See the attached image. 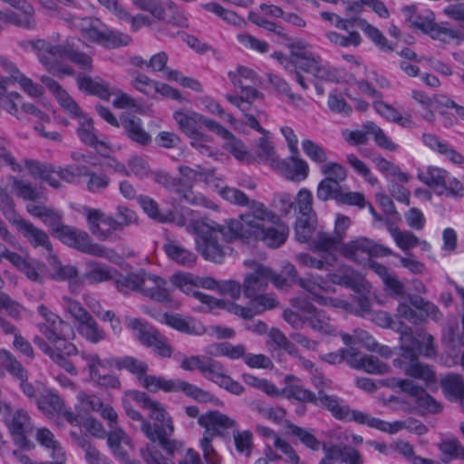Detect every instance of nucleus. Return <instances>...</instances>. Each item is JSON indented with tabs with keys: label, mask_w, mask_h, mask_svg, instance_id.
Masks as SVG:
<instances>
[{
	"label": "nucleus",
	"mask_w": 464,
	"mask_h": 464,
	"mask_svg": "<svg viewBox=\"0 0 464 464\" xmlns=\"http://www.w3.org/2000/svg\"><path fill=\"white\" fill-rule=\"evenodd\" d=\"M261 221L246 213L238 219L227 220L226 225L210 219L191 220L187 229L196 235L197 250L206 260L221 263L226 255L223 242L256 238L257 231L264 227Z\"/></svg>",
	"instance_id": "nucleus-1"
},
{
	"label": "nucleus",
	"mask_w": 464,
	"mask_h": 464,
	"mask_svg": "<svg viewBox=\"0 0 464 464\" xmlns=\"http://www.w3.org/2000/svg\"><path fill=\"white\" fill-rule=\"evenodd\" d=\"M114 282L117 289L125 295L137 292L160 303L170 301L166 280L144 269L126 275L120 274Z\"/></svg>",
	"instance_id": "nucleus-2"
},
{
	"label": "nucleus",
	"mask_w": 464,
	"mask_h": 464,
	"mask_svg": "<svg viewBox=\"0 0 464 464\" xmlns=\"http://www.w3.org/2000/svg\"><path fill=\"white\" fill-rule=\"evenodd\" d=\"M124 409L130 419L141 422L140 429L145 436L150 441L158 442L167 455L173 456L176 451L180 450L181 443L176 440L170 439L174 432V426L170 420H168L166 425H160L158 423L151 424L147 421L139 411L132 409L130 403H125Z\"/></svg>",
	"instance_id": "nucleus-3"
},
{
	"label": "nucleus",
	"mask_w": 464,
	"mask_h": 464,
	"mask_svg": "<svg viewBox=\"0 0 464 464\" xmlns=\"http://www.w3.org/2000/svg\"><path fill=\"white\" fill-rule=\"evenodd\" d=\"M397 315L411 324H419L428 317L439 319L440 313L438 306L430 301L415 294H408L406 300L399 303Z\"/></svg>",
	"instance_id": "nucleus-4"
},
{
	"label": "nucleus",
	"mask_w": 464,
	"mask_h": 464,
	"mask_svg": "<svg viewBox=\"0 0 464 464\" xmlns=\"http://www.w3.org/2000/svg\"><path fill=\"white\" fill-rule=\"evenodd\" d=\"M406 22L414 29L420 30L423 34H429L434 40L447 42L446 37L455 39L460 38L461 34L450 28L442 27L434 22L435 15L430 12L426 16L417 14L415 5H407L402 8Z\"/></svg>",
	"instance_id": "nucleus-5"
},
{
	"label": "nucleus",
	"mask_w": 464,
	"mask_h": 464,
	"mask_svg": "<svg viewBox=\"0 0 464 464\" xmlns=\"http://www.w3.org/2000/svg\"><path fill=\"white\" fill-rule=\"evenodd\" d=\"M57 238L70 247L91 256L109 258L113 253L112 250L93 242L86 231L68 225L62 228Z\"/></svg>",
	"instance_id": "nucleus-6"
},
{
	"label": "nucleus",
	"mask_w": 464,
	"mask_h": 464,
	"mask_svg": "<svg viewBox=\"0 0 464 464\" xmlns=\"http://www.w3.org/2000/svg\"><path fill=\"white\" fill-rule=\"evenodd\" d=\"M281 393L287 399H295L300 402L324 406L334 418H336L338 409L341 406L337 397L326 394L323 389H318V395H315V393L299 383L287 384Z\"/></svg>",
	"instance_id": "nucleus-7"
},
{
	"label": "nucleus",
	"mask_w": 464,
	"mask_h": 464,
	"mask_svg": "<svg viewBox=\"0 0 464 464\" xmlns=\"http://www.w3.org/2000/svg\"><path fill=\"white\" fill-rule=\"evenodd\" d=\"M340 254L353 262L361 263L365 256H388L393 255L392 249L367 237H357L340 247Z\"/></svg>",
	"instance_id": "nucleus-8"
},
{
	"label": "nucleus",
	"mask_w": 464,
	"mask_h": 464,
	"mask_svg": "<svg viewBox=\"0 0 464 464\" xmlns=\"http://www.w3.org/2000/svg\"><path fill=\"white\" fill-rule=\"evenodd\" d=\"M400 334V355L401 358L394 360V365L400 368L403 367L405 362L417 360L421 353L423 332L421 330L414 331L411 326L402 324L397 330Z\"/></svg>",
	"instance_id": "nucleus-9"
},
{
	"label": "nucleus",
	"mask_w": 464,
	"mask_h": 464,
	"mask_svg": "<svg viewBox=\"0 0 464 464\" xmlns=\"http://www.w3.org/2000/svg\"><path fill=\"white\" fill-rule=\"evenodd\" d=\"M198 423L205 429L200 443H212L215 437H224L222 430L235 428L237 421L218 411H210L198 417Z\"/></svg>",
	"instance_id": "nucleus-10"
},
{
	"label": "nucleus",
	"mask_w": 464,
	"mask_h": 464,
	"mask_svg": "<svg viewBox=\"0 0 464 464\" xmlns=\"http://www.w3.org/2000/svg\"><path fill=\"white\" fill-rule=\"evenodd\" d=\"M85 211L89 229L98 239L106 241L114 232L121 230L120 223L114 218L95 208H86Z\"/></svg>",
	"instance_id": "nucleus-11"
},
{
	"label": "nucleus",
	"mask_w": 464,
	"mask_h": 464,
	"mask_svg": "<svg viewBox=\"0 0 464 464\" xmlns=\"http://www.w3.org/2000/svg\"><path fill=\"white\" fill-rule=\"evenodd\" d=\"M7 427L14 442L22 450H30L34 448V444L27 439V434L32 430V423L25 411L17 410L7 423Z\"/></svg>",
	"instance_id": "nucleus-12"
},
{
	"label": "nucleus",
	"mask_w": 464,
	"mask_h": 464,
	"mask_svg": "<svg viewBox=\"0 0 464 464\" xmlns=\"http://www.w3.org/2000/svg\"><path fill=\"white\" fill-rule=\"evenodd\" d=\"M335 419L340 420L354 421L359 424H366L371 428H375L381 431L388 432L390 434L396 433V427L394 426L395 421L390 423L374 417H370L362 411L352 410L347 405L340 406Z\"/></svg>",
	"instance_id": "nucleus-13"
},
{
	"label": "nucleus",
	"mask_w": 464,
	"mask_h": 464,
	"mask_svg": "<svg viewBox=\"0 0 464 464\" xmlns=\"http://www.w3.org/2000/svg\"><path fill=\"white\" fill-rule=\"evenodd\" d=\"M36 52L40 62L45 66L48 72H53L54 65L60 60L65 58L66 41L61 44L54 45L44 39H37L30 42Z\"/></svg>",
	"instance_id": "nucleus-14"
},
{
	"label": "nucleus",
	"mask_w": 464,
	"mask_h": 464,
	"mask_svg": "<svg viewBox=\"0 0 464 464\" xmlns=\"http://www.w3.org/2000/svg\"><path fill=\"white\" fill-rule=\"evenodd\" d=\"M396 385L401 392L413 398L418 407L432 414L440 412L441 406L422 387L416 385L412 381L400 379L397 380Z\"/></svg>",
	"instance_id": "nucleus-15"
},
{
	"label": "nucleus",
	"mask_w": 464,
	"mask_h": 464,
	"mask_svg": "<svg viewBox=\"0 0 464 464\" xmlns=\"http://www.w3.org/2000/svg\"><path fill=\"white\" fill-rule=\"evenodd\" d=\"M297 48L298 50L292 51V62L287 63V71L295 73V80L298 84L304 89L306 90L308 88L304 76L300 73L299 71H304L308 73H312L313 69L319 57H314L311 53L301 50L302 47L299 44L293 45V48Z\"/></svg>",
	"instance_id": "nucleus-16"
},
{
	"label": "nucleus",
	"mask_w": 464,
	"mask_h": 464,
	"mask_svg": "<svg viewBox=\"0 0 464 464\" xmlns=\"http://www.w3.org/2000/svg\"><path fill=\"white\" fill-rule=\"evenodd\" d=\"M13 224L15 225L32 246L35 248L43 247L48 253L53 252V245L45 231L24 218H14Z\"/></svg>",
	"instance_id": "nucleus-17"
},
{
	"label": "nucleus",
	"mask_w": 464,
	"mask_h": 464,
	"mask_svg": "<svg viewBox=\"0 0 464 464\" xmlns=\"http://www.w3.org/2000/svg\"><path fill=\"white\" fill-rule=\"evenodd\" d=\"M269 276L270 269L263 265L256 264L254 271L246 275L244 279V295L248 298L264 293L268 285Z\"/></svg>",
	"instance_id": "nucleus-18"
},
{
	"label": "nucleus",
	"mask_w": 464,
	"mask_h": 464,
	"mask_svg": "<svg viewBox=\"0 0 464 464\" xmlns=\"http://www.w3.org/2000/svg\"><path fill=\"white\" fill-rule=\"evenodd\" d=\"M299 154H291L286 160H278L276 166V169L285 179L295 181H301L308 176V164L305 160L299 158Z\"/></svg>",
	"instance_id": "nucleus-19"
},
{
	"label": "nucleus",
	"mask_w": 464,
	"mask_h": 464,
	"mask_svg": "<svg viewBox=\"0 0 464 464\" xmlns=\"http://www.w3.org/2000/svg\"><path fill=\"white\" fill-rule=\"evenodd\" d=\"M36 440L42 446L53 450L52 457L53 459H56V460L36 462L32 460L26 455H21L19 457V459L23 464H64V452L62 447L60 446L59 442L54 440L53 434L48 429H39L36 432Z\"/></svg>",
	"instance_id": "nucleus-20"
},
{
	"label": "nucleus",
	"mask_w": 464,
	"mask_h": 464,
	"mask_svg": "<svg viewBox=\"0 0 464 464\" xmlns=\"http://www.w3.org/2000/svg\"><path fill=\"white\" fill-rule=\"evenodd\" d=\"M27 211L42 220V222L51 228L52 234L57 237L63 227L66 225L63 223V216L53 208L44 205H28Z\"/></svg>",
	"instance_id": "nucleus-21"
},
{
	"label": "nucleus",
	"mask_w": 464,
	"mask_h": 464,
	"mask_svg": "<svg viewBox=\"0 0 464 464\" xmlns=\"http://www.w3.org/2000/svg\"><path fill=\"white\" fill-rule=\"evenodd\" d=\"M125 135L132 141L140 145H147L150 142V135L142 128L141 120L130 113L121 115V124Z\"/></svg>",
	"instance_id": "nucleus-22"
},
{
	"label": "nucleus",
	"mask_w": 464,
	"mask_h": 464,
	"mask_svg": "<svg viewBox=\"0 0 464 464\" xmlns=\"http://www.w3.org/2000/svg\"><path fill=\"white\" fill-rule=\"evenodd\" d=\"M83 45L84 43L78 38H67L65 58L76 64L80 69L92 72V55L82 50Z\"/></svg>",
	"instance_id": "nucleus-23"
},
{
	"label": "nucleus",
	"mask_w": 464,
	"mask_h": 464,
	"mask_svg": "<svg viewBox=\"0 0 464 464\" xmlns=\"http://www.w3.org/2000/svg\"><path fill=\"white\" fill-rule=\"evenodd\" d=\"M77 134L84 144L93 147L102 156H106L109 148L104 141L98 140L92 118L82 117L80 120Z\"/></svg>",
	"instance_id": "nucleus-24"
},
{
	"label": "nucleus",
	"mask_w": 464,
	"mask_h": 464,
	"mask_svg": "<svg viewBox=\"0 0 464 464\" xmlns=\"http://www.w3.org/2000/svg\"><path fill=\"white\" fill-rule=\"evenodd\" d=\"M163 319L165 324L171 328L187 334L200 335L206 332L205 326L193 318L186 319L179 314L165 313Z\"/></svg>",
	"instance_id": "nucleus-25"
},
{
	"label": "nucleus",
	"mask_w": 464,
	"mask_h": 464,
	"mask_svg": "<svg viewBox=\"0 0 464 464\" xmlns=\"http://www.w3.org/2000/svg\"><path fill=\"white\" fill-rule=\"evenodd\" d=\"M276 227H262L260 231H257L256 239L263 241L270 247H279L283 245L289 233V228L285 225L279 223V220L275 224Z\"/></svg>",
	"instance_id": "nucleus-26"
},
{
	"label": "nucleus",
	"mask_w": 464,
	"mask_h": 464,
	"mask_svg": "<svg viewBox=\"0 0 464 464\" xmlns=\"http://www.w3.org/2000/svg\"><path fill=\"white\" fill-rule=\"evenodd\" d=\"M106 363L111 367H115L119 371L123 369L127 370L135 375L139 381H141V378L149 371V366L145 362L132 356L111 358L106 361Z\"/></svg>",
	"instance_id": "nucleus-27"
},
{
	"label": "nucleus",
	"mask_w": 464,
	"mask_h": 464,
	"mask_svg": "<svg viewBox=\"0 0 464 464\" xmlns=\"http://www.w3.org/2000/svg\"><path fill=\"white\" fill-rule=\"evenodd\" d=\"M448 175V171L443 169L429 167L425 173H419L418 178L421 182L432 188L436 194L440 196L446 192Z\"/></svg>",
	"instance_id": "nucleus-28"
},
{
	"label": "nucleus",
	"mask_w": 464,
	"mask_h": 464,
	"mask_svg": "<svg viewBox=\"0 0 464 464\" xmlns=\"http://www.w3.org/2000/svg\"><path fill=\"white\" fill-rule=\"evenodd\" d=\"M78 88L91 95L98 96L99 98L110 101L111 92L109 85L102 81H95L90 76L79 74L76 77Z\"/></svg>",
	"instance_id": "nucleus-29"
},
{
	"label": "nucleus",
	"mask_w": 464,
	"mask_h": 464,
	"mask_svg": "<svg viewBox=\"0 0 464 464\" xmlns=\"http://www.w3.org/2000/svg\"><path fill=\"white\" fill-rule=\"evenodd\" d=\"M203 298L212 302L209 309L219 308L227 310L230 314H236L245 320H250L255 314H258V311H255L252 307L241 306L233 302L226 301L223 299H217L210 295H203Z\"/></svg>",
	"instance_id": "nucleus-30"
},
{
	"label": "nucleus",
	"mask_w": 464,
	"mask_h": 464,
	"mask_svg": "<svg viewBox=\"0 0 464 464\" xmlns=\"http://www.w3.org/2000/svg\"><path fill=\"white\" fill-rule=\"evenodd\" d=\"M217 367H218V362L213 360L212 358L200 355L185 357L180 363L181 369L189 372L197 369L205 377L206 375H210L211 372H213L214 368Z\"/></svg>",
	"instance_id": "nucleus-31"
},
{
	"label": "nucleus",
	"mask_w": 464,
	"mask_h": 464,
	"mask_svg": "<svg viewBox=\"0 0 464 464\" xmlns=\"http://www.w3.org/2000/svg\"><path fill=\"white\" fill-rule=\"evenodd\" d=\"M156 19L168 24L187 28L188 18L173 1H169L166 7H161Z\"/></svg>",
	"instance_id": "nucleus-32"
},
{
	"label": "nucleus",
	"mask_w": 464,
	"mask_h": 464,
	"mask_svg": "<svg viewBox=\"0 0 464 464\" xmlns=\"http://www.w3.org/2000/svg\"><path fill=\"white\" fill-rule=\"evenodd\" d=\"M34 343L41 349L45 354H47L55 363L63 368L67 372L72 375L77 374V370L65 356L61 353H56V350L50 346L43 337L35 336Z\"/></svg>",
	"instance_id": "nucleus-33"
},
{
	"label": "nucleus",
	"mask_w": 464,
	"mask_h": 464,
	"mask_svg": "<svg viewBox=\"0 0 464 464\" xmlns=\"http://www.w3.org/2000/svg\"><path fill=\"white\" fill-rule=\"evenodd\" d=\"M163 248L168 257L179 265L191 266L197 261V256L193 252L174 242L165 244Z\"/></svg>",
	"instance_id": "nucleus-34"
},
{
	"label": "nucleus",
	"mask_w": 464,
	"mask_h": 464,
	"mask_svg": "<svg viewBox=\"0 0 464 464\" xmlns=\"http://www.w3.org/2000/svg\"><path fill=\"white\" fill-rule=\"evenodd\" d=\"M76 329L79 334L91 343H99L107 337L104 330L100 327L92 316L77 324Z\"/></svg>",
	"instance_id": "nucleus-35"
},
{
	"label": "nucleus",
	"mask_w": 464,
	"mask_h": 464,
	"mask_svg": "<svg viewBox=\"0 0 464 464\" xmlns=\"http://www.w3.org/2000/svg\"><path fill=\"white\" fill-rule=\"evenodd\" d=\"M405 373L408 376L422 380L427 383H432L436 382V374L430 365L420 362L417 360L412 362H405L403 367Z\"/></svg>",
	"instance_id": "nucleus-36"
},
{
	"label": "nucleus",
	"mask_w": 464,
	"mask_h": 464,
	"mask_svg": "<svg viewBox=\"0 0 464 464\" xmlns=\"http://www.w3.org/2000/svg\"><path fill=\"white\" fill-rule=\"evenodd\" d=\"M438 448L442 453L441 461L443 463H450L456 459H464V447L455 437L441 440Z\"/></svg>",
	"instance_id": "nucleus-37"
},
{
	"label": "nucleus",
	"mask_w": 464,
	"mask_h": 464,
	"mask_svg": "<svg viewBox=\"0 0 464 464\" xmlns=\"http://www.w3.org/2000/svg\"><path fill=\"white\" fill-rule=\"evenodd\" d=\"M343 244L336 235L328 232H318L312 245L314 250L321 251L324 255L334 254L333 251H339Z\"/></svg>",
	"instance_id": "nucleus-38"
},
{
	"label": "nucleus",
	"mask_w": 464,
	"mask_h": 464,
	"mask_svg": "<svg viewBox=\"0 0 464 464\" xmlns=\"http://www.w3.org/2000/svg\"><path fill=\"white\" fill-rule=\"evenodd\" d=\"M137 201L143 209V211L152 219L157 220L160 223L171 222L174 220V215L172 211H169L166 214H161L159 210L158 203L148 196H139Z\"/></svg>",
	"instance_id": "nucleus-39"
},
{
	"label": "nucleus",
	"mask_w": 464,
	"mask_h": 464,
	"mask_svg": "<svg viewBox=\"0 0 464 464\" xmlns=\"http://www.w3.org/2000/svg\"><path fill=\"white\" fill-rule=\"evenodd\" d=\"M175 392H182L198 402H211L215 400L209 392L182 380H176Z\"/></svg>",
	"instance_id": "nucleus-40"
},
{
	"label": "nucleus",
	"mask_w": 464,
	"mask_h": 464,
	"mask_svg": "<svg viewBox=\"0 0 464 464\" xmlns=\"http://www.w3.org/2000/svg\"><path fill=\"white\" fill-rule=\"evenodd\" d=\"M0 360L6 371L19 381L28 378L27 371L15 358V356L5 349L0 350Z\"/></svg>",
	"instance_id": "nucleus-41"
},
{
	"label": "nucleus",
	"mask_w": 464,
	"mask_h": 464,
	"mask_svg": "<svg viewBox=\"0 0 464 464\" xmlns=\"http://www.w3.org/2000/svg\"><path fill=\"white\" fill-rule=\"evenodd\" d=\"M342 192V186L339 182L332 179V178H324L322 179L316 189V197L321 201L334 199L336 202Z\"/></svg>",
	"instance_id": "nucleus-42"
},
{
	"label": "nucleus",
	"mask_w": 464,
	"mask_h": 464,
	"mask_svg": "<svg viewBox=\"0 0 464 464\" xmlns=\"http://www.w3.org/2000/svg\"><path fill=\"white\" fill-rule=\"evenodd\" d=\"M179 174L188 182L204 181L210 183L215 176L214 169H204L201 166H197L192 169L188 166H179Z\"/></svg>",
	"instance_id": "nucleus-43"
},
{
	"label": "nucleus",
	"mask_w": 464,
	"mask_h": 464,
	"mask_svg": "<svg viewBox=\"0 0 464 464\" xmlns=\"http://www.w3.org/2000/svg\"><path fill=\"white\" fill-rule=\"evenodd\" d=\"M143 388L150 392H157L162 390L166 392H175L176 380H167L163 377L155 375H147V373L139 381Z\"/></svg>",
	"instance_id": "nucleus-44"
},
{
	"label": "nucleus",
	"mask_w": 464,
	"mask_h": 464,
	"mask_svg": "<svg viewBox=\"0 0 464 464\" xmlns=\"http://www.w3.org/2000/svg\"><path fill=\"white\" fill-rule=\"evenodd\" d=\"M295 259L304 266L326 270L334 265L336 256L334 254L323 255L321 259H317L307 253H300L295 256Z\"/></svg>",
	"instance_id": "nucleus-45"
},
{
	"label": "nucleus",
	"mask_w": 464,
	"mask_h": 464,
	"mask_svg": "<svg viewBox=\"0 0 464 464\" xmlns=\"http://www.w3.org/2000/svg\"><path fill=\"white\" fill-rule=\"evenodd\" d=\"M37 405L44 413L52 416L61 413L64 407L63 401L53 392H47L40 396L37 400Z\"/></svg>",
	"instance_id": "nucleus-46"
},
{
	"label": "nucleus",
	"mask_w": 464,
	"mask_h": 464,
	"mask_svg": "<svg viewBox=\"0 0 464 464\" xmlns=\"http://www.w3.org/2000/svg\"><path fill=\"white\" fill-rule=\"evenodd\" d=\"M322 449L324 452V457L322 459L327 462L334 463V459H341L342 462L348 463L353 460V458L346 459L348 456H352L353 451H358L351 446H341L337 444H332L328 446L326 443H323Z\"/></svg>",
	"instance_id": "nucleus-47"
},
{
	"label": "nucleus",
	"mask_w": 464,
	"mask_h": 464,
	"mask_svg": "<svg viewBox=\"0 0 464 464\" xmlns=\"http://www.w3.org/2000/svg\"><path fill=\"white\" fill-rule=\"evenodd\" d=\"M174 118L181 130L189 138L199 132L197 129V124L200 122V114L195 112L185 113L182 111H177L174 114Z\"/></svg>",
	"instance_id": "nucleus-48"
},
{
	"label": "nucleus",
	"mask_w": 464,
	"mask_h": 464,
	"mask_svg": "<svg viewBox=\"0 0 464 464\" xmlns=\"http://www.w3.org/2000/svg\"><path fill=\"white\" fill-rule=\"evenodd\" d=\"M441 343L450 354H456L464 347V336L459 334L458 326H449L443 330Z\"/></svg>",
	"instance_id": "nucleus-49"
},
{
	"label": "nucleus",
	"mask_w": 464,
	"mask_h": 464,
	"mask_svg": "<svg viewBox=\"0 0 464 464\" xmlns=\"http://www.w3.org/2000/svg\"><path fill=\"white\" fill-rule=\"evenodd\" d=\"M388 230L392 236L397 246L403 251H408L415 247L419 243V238L411 231H401L399 227L390 225Z\"/></svg>",
	"instance_id": "nucleus-50"
},
{
	"label": "nucleus",
	"mask_w": 464,
	"mask_h": 464,
	"mask_svg": "<svg viewBox=\"0 0 464 464\" xmlns=\"http://www.w3.org/2000/svg\"><path fill=\"white\" fill-rule=\"evenodd\" d=\"M316 217H300L295 223V237L301 243L311 240L315 230Z\"/></svg>",
	"instance_id": "nucleus-51"
},
{
	"label": "nucleus",
	"mask_w": 464,
	"mask_h": 464,
	"mask_svg": "<svg viewBox=\"0 0 464 464\" xmlns=\"http://www.w3.org/2000/svg\"><path fill=\"white\" fill-rule=\"evenodd\" d=\"M233 440L236 450L239 454L249 457L254 449L253 433L250 430H233Z\"/></svg>",
	"instance_id": "nucleus-52"
},
{
	"label": "nucleus",
	"mask_w": 464,
	"mask_h": 464,
	"mask_svg": "<svg viewBox=\"0 0 464 464\" xmlns=\"http://www.w3.org/2000/svg\"><path fill=\"white\" fill-rule=\"evenodd\" d=\"M289 432L296 437L304 446L310 450L316 451L321 447V442L308 430L299 427L295 424H287Z\"/></svg>",
	"instance_id": "nucleus-53"
},
{
	"label": "nucleus",
	"mask_w": 464,
	"mask_h": 464,
	"mask_svg": "<svg viewBox=\"0 0 464 464\" xmlns=\"http://www.w3.org/2000/svg\"><path fill=\"white\" fill-rule=\"evenodd\" d=\"M363 129L366 130L367 133L373 136L376 144L385 150L395 151L397 149L394 144L383 132V130L376 125L373 121H367L363 125Z\"/></svg>",
	"instance_id": "nucleus-54"
},
{
	"label": "nucleus",
	"mask_w": 464,
	"mask_h": 464,
	"mask_svg": "<svg viewBox=\"0 0 464 464\" xmlns=\"http://www.w3.org/2000/svg\"><path fill=\"white\" fill-rule=\"evenodd\" d=\"M7 166L14 172H21L23 167L19 164L10 150V141L0 137V167Z\"/></svg>",
	"instance_id": "nucleus-55"
},
{
	"label": "nucleus",
	"mask_w": 464,
	"mask_h": 464,
	"mask_svg": "<svg viewBox=\"0 0 464 464\" xmlns=\"http://www.w3.org/2000/svg\"><path fill=\"white\" fill-rule=\"evenodd\" d=\"M257 158L259 160L268 164L271 168H274L279 160L272 142L266 138L262 137L258 140Z\"/></svg>",
	"instance_id": "nucleus-56"
},
{
	"label": "nucleus",
	"mask_w": 464,
	"mask_h": 464,
	"mask_svg": "<svg viewBox=\"0 0 464 464\" xmlns=\"http://www.w3.org/2000/svg\"><path fill=\"white\" fill-rule=\"evenodd\" d=\"M325 36L331 43L341 47L358 46L362 42L361 35L356 31L349 32L348 35H343L332 31L326 33Z\"/></svg>",
	"instance_id": "nucleus-57"
},
{
	"label": "nucleus",
	"mask_w": 464,
	"mask_h": 464,
	"mask_svg": "<svg viewBox=\"0 0 464 464\" xmlns=\"http://www.w3.org/2000/svg\"><path fill=\"white\" fill-rule=\"evenodd\" d=\"M13 188L18 197L24 200L37 201L42 198V194L34 188L30 183L24 180L14 179Z\"/></svg>",
	"instance_id": "nucleus-58"
},
{
	"label": "nucleus",
	"mask_w": 464,
	"mask_h": 464,
	"mask_svg": "<svg viewBox=\"0 0 464 464\" xmlns=\"http://www.w3.org/2000/svg\"><path fill=\"white\" fill-rule=\"evenodd\" d=\"M362 368L370 374H385L390 372L391 367L372 355L362 356Z\"/></svg>",
	"instance_id": "nucleus-59"
},
{
	"label": "nucleus",
	"mask_w": 464,
	"mask_h": 464,
	"mask_svg": "<svg viewBox=\"0 0 464 464\" xmlns=\"http://www.w3.org/2000/svg\"><path fill=\"white\" fill-rule=\"evenodd\" d=\"M372 160L381 171L389 172L391 175L397 177L401 182L406 183L409 181V175L402 172L400 167L393 162H391L381 156L374 157Z\"/></svg>",
	"instance_id": "nucleus-60"
},
{
	"label": "nucleus",
	"mask_w": 464,
	"mask_h": 464,
	"mask_svg": "<svg viewBox=\"0 0 464 464\" xmlns=\"http://www.w3.org/2000/svg\"><path fill=\"white\" fill-rule=\"evenodd\" d=\"M216 355L227 356L232 360L244 358L246 348L243 344L233 345L229 343H221L214 345Z\"/></svg>",
	"instance_id": "nucleus-61"
},
{
	"label": "nucleus",
	"mask_w": 464,
	"mask_h": 464,
	"mask_svg": "<svg viewBox=\"0 0 464 464\" xmlns=\"http://www.w3.org/2000/svg\"><path fill=\"white\" fill-rule=\"evenodd\" d=\"M226 142L224 148L231 154H233L237 160H248L249 155L246 151L244 143L237 139L231 132L229 136L224 137Z\"/></svg>",
	"instance_id": "nucleus-62"
},
{
	"label": "nucleus",
	"mask_w": 464,
	"mask_h": 464,
	"mask_svg": "<svg viewBox=\"0 0 464 464\" xmlns=\"http://www.w3.org/2000/svg\"><path fill=\"white\" fill-rule=\"evenodd\" d=\"M307 322L309 326L316 331L324 332L325 334H332L334 329L329 324V319L324 314L323 311H317L312 315H307L304 319Z\"/></svg>",
	"instance_id": "nucleus-63"
},
{
	"label": "nucleus",
	"mask_w": 464,
	"mask_h": 464,
	"mask_svg": "<svg viewBox=\"0 0 464 464\" xmlns=\"http://www.w3.org/2000/svg\"><path fill=\"white\" fill-rule=\"evenodd\" d=\"M302 148L305 155L316 163H325L327 154L325 150L311 140H304L302 142Z\"/></svg>",
	"instance_id": "nucleus-64"
}]
</instances>
